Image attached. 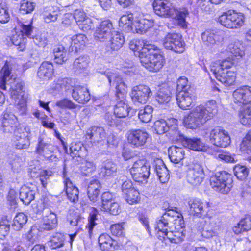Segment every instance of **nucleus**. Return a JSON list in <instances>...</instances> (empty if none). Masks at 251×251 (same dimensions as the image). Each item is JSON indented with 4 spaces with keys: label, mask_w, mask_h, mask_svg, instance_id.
<instances>
[{
    "label": "nucleus",
    "mask_w": 251,
    "mask_h": 251,
    "mask_svg": "<svg viewBox=\"0 0 251 251\" xmlns=\"http://www.w3.org/2000/svg\"><path fill=\"white\" fill-rule=\"evenodd\" d=\"M19 198L24 203L28 205L34 199L35 192L28 187H22L20 190Z\"/></svg>",
    "instance_id": "36"
},
{
    "label": "nucleus",
    "mask_w": 251,
    "mask_h": 251,
    "mask_svg": "<svg viewBox=\"0 0 251 251\" xmlns=\"http://www.w3.org/2000/svg\"><path fill=\"white\" fill-rule=\"evenodd\" d=\"M88 56H81L76 58L74 62V69L77 73H81L86 70L89 64Z\"/></svg>",
    "instance_id": "42"
},
{
    "label": "nucleus",
    "mask_w": 251,
    "mask_h": 251,
    "mask_svg": "<svg viewBox=\"0 0 251 251\" xmlns=\"http://www.w3.org/2000/svg\"><path fill=\"white\" fill-rule=\"evenodd\" d=\"M129 48L134 51H138L139 56H143L148 51H153L154 49L156 48L154 45L150 44L148 42L140 41L139 40L134 39L129 43Z\"/></svg>",
    "instance_id": "22"
},
{
    "label": "nucleus",
    "mask_w": 251,
    "mask_h": 251,
    "mask_svg": "<svg viewBox=\"0 0 251 251\" xmlns=\"http://www.w3.org/2000/svg\"><path fill=\"white\" fill-rule=\"evenodd\" d=\"M27 221V216L23 213H19L16 215L13 219L12 227L15 230H20L24 224Z\"/></svg>",
    "instance_id": "55"
},
{
    "label": "nucleus",
    "mask_w": 251,
    "mask_h": 251,
    "mask_svg": "<svg viewBox=\"0 0 251 251\" xmlns=\"http://www.w3.org/2000/svg\"><path fill=\"white\" fill-rule=\"evenodd\" d=\"M54 68L51 63L43 62L39 67L37 76L41 80H47L51 78L53 75Z\"/></svg>",
    "instance_id": "28"
},
{
    "label": "nucleus",
    "mask_w": 251,
    "mask_h": 251,
    "mask_svg": "<svg viewBox=\"0 0 251 251\" xmlns=\"http://www.w3.org/2000/svg\"><path fill=\"white\" fill-rule=\"evenodd\" d=\"M190 212L198 217L205 216L209 210V204L203 202L200 199L192 198L188 201Z\"/></svg>",
    "instance_id": "18"
},
{
    "label": "nucleus",
    "mask_w": 251,
    "mask_h": 251,
    "mask_svg": "<svg viewBox=\"0 0 251 251\" xmlns=\"http://www.w3.org/2000/svg\"><path fill=\"white\" fill-rule=\"evenodd\" d=\"M244 19L243 14L228 11L219 17V22L227 28H237L244 25Z\"/></svg>",
    "instance_id": "8"
},
{
    "label": "nucleus",
    "mask_w": 251,
    "mask_h": 251,
    "mask_svg": "<svg viewBox=\"0 0 251 251\" xmlns=\"http://www.w3.org/2000/svg\"><path fill=\"white\" fill-rule=\"evenodd\" d=\"M53 146L46 138L40 136L38 139V143L36 147V152L47 158H55L54 155H50L53 152Z\"/></svg>",
    "instance_id": "21"
},
{
    "label": "nucleus",
    "mask_w": 251,
    "mask_h": 251,
    "mask_svg": "<svg viewBox=\"0 0 251 251\" xmlns=\"http://www.w3.org/2000/svg\"><path fill=\"white\" fill-rule=\"evenodd\" d=\"M148 138V133L143 129H131L127 133L128 143L133 148L143 147Z\"/></svg>",
    "instance_id": "11"
},
{
    "label": "nucleus",
    "mask_w": 251,
    "mask_h": 251,
    "mask_svg": "<svg viewBox=\"0 0 251 251\" xmlns=\"http://www.w3.org/2000/svg\"><path fill=\"white\" fill-rule=\"evenodd\" d=\"M63 176L65 179L64 183L68 200H69L71 202H73L77 201L78 200V189L77 187L73 185L69 178H66L65 169H64Z\"/></svg>",
    "instance_id": "27"
},
{
    "label": "nucleus",
    "mask_w": 251,
    "mask_h": 251,
    "mask_svg": "<svg viewBox=\"0 0 251 251\" xmlns=\"http://www.w3.org/2000/svg\"><path fill=\"white\" fill-rule=\"evenodd\" d=\"M178 219L177 223L180 225H175V232L173 238L174 243H178L183 240L184 237L185 235V230L183 228L184 224L183 220L179 219V217L177 218Z\"/></svg>",
    "instance_id": "45"
},
{
    "label": "nucleus",
    "mask_w": 251,
    "mask_h": 251,
    "mask_svg": "<svg viewBox=\"0 0 251 251\" xmlns=\"http://www.w3.org/2000/svg\"><path fill=\"white\" fill-rule=\"evenodd\" d=\"M108 79L110 85H115L117 97L120 98L119 95L123 96L126 92L127 87L124 80L114 71L107 70L101 72Z\"/></svg>",
    "instance_id": "12"
},
{
    "label": "nucleus",
    "mask_w": 251,
    "mask_h": 251,
    "mask_svg": "<svg viewBox=\"0 0 251 251\" xmlns=\"http://www.w3.org/2000/svg\"><path fill=\"white\" fill-rule=\"evenodd\" d=\"M11 67L6 62L0 72V88L6 90V86H9L10 95L14 100L25 97L23 82L20 79L15 77L13 75H11Z\"/></svg>",
    "instance_id": "2"
},
{
    "label": "nucleus",
    "mask_w": 251,
    "mask_h": 251,
    "mask_svg": "<svg viewBox=\"0 0 251 251\" xmlns=\"http://www.w3.org/2000/svg\"><path fill=\"white\" fill-rule=\"evenodd\" d=\"M152 94L151 91L148 86L139 85L132 88L130 96L134 104L138 105L145 104Z\"/></svg>",
    "instance_id": "9"
},
{
    "label": "nucleus",
    "mask_w": 251,
    "mask_h": 251,
    "mask_svg": "<svg viewBox=\"0 0 251 251\" xmlns=\"http://www.w3.org/2000/svg\"><path fill=\"white\" fill-rule=\"evenodd\" d=\"M53 54L54 62L57 64H62L68 58V54L64 47L62 45L54 47Z\"/></svg>",
    "instance_id": "39"
},
{
    "label": "nucleus",
    "mask_w": 251,
    "mask_h": 251,
    "mask_svg": "<svg viewBox=\"0 0 251 251\" xmlns=\"http://www.w3.org/2000/svg\"><path fill=\"white\" fill-rule=\"evenodd\" d=\"M153 108L151 106L146 105L141 109L138 113L139 119L143 123L150 122L152 117Z\"/></svg>",
    "instance_id": "51"
},
{
    "label": "nucleus",
    "mask_w": 251,
    "mask_h": 251,
    "mask_svg": "<svg viewBox=\"0 0 251 251\" xmlns=\"http://www.w3.org/2000/svg\"><path fill=\"white\" fill-rule=\"evenodd\" d=\"M105 132L103 127L97 126H92L87 130L86 137L93 143L101 142L105 137Z\"/></svg>",
    "instance_id": "25"
},
{
    "label": "nucleus",
    "mask_w": 251,
    "mask_h": 251,
    "mask_svg": "<svg viewBox=\"0 0 251 251\" xmlns=\"http://www.w3.org/2000/svg\"><path fill=\"white\" fill-rule=\"evenodd\" d=\"M87 41V37L84 34H78L74 35L71 38L70 47L72 50L77 51L79 49L85 46Z\"/></svg>",
    "instance_id": "41"
},
{
    "label": "nucleus",
    "mask_w": 251,
    "mask_h": 251,
    "mask_svg": "<svg viewBox=\"0 0 251 251\" xmlns=\"http://www.w3.org/2000/svg\"><path fill=\"white\" fill-rule=\"evenodd\" d=\"M159 49L156 46L153 51H148L144 56H140L142 65L150 71L157 72L163 66L164 58L158 53Z\"/></svg>",
    "instance_id": "6"
},
{
    "label": "nucleus",
    "mask_w": 251,
    "mask_h": 251,
    "mask_svg": "<svg viewBox=\"0 0 251 251\" xmlns=\"http://www.w3.org/2000/svg\"><path fill=\"white\" fill-rule=\"evenodd\" d=\"M212 73L216 79L226 86L233 85L235 81L236 74L234 71H216Z\"/></svg>",
    "instance_id": "26"
},
{
    "label": "nucleus",
    "mask_w": 251,
    "mask_h": 251,
    "mask_svg": "<svg viewBox=\"0 0 251 251\" xmlns=\"http://www.w3.org/2000/svg\"><path fill=\"white\" fill-rule=\"evenodd\" d=\"M171 93L170 89L167 87H163L158 91L155 99L160 104H166L171 100Z\"/></svg>",
    "instance_id": "46"
},
{
    "label": "nucleus",
    "mask_w": 251,
    "mask_h": 251,
    "mask_svg": "<svg viewBox=\"0 0 251 251\" xmlns=\"http://www.w3.org/2000/svg\"><path fill=\"white\" fill-rule=\"evenodd\" d=\"M154 169L161 183H165L168 181L169 179V174L166 166L162 160L156 162Z\"/></svg>",
    "instance_id": "30"
},
{
    "label": "nucleus",
    "mask_w": 251,
    "mask_h": 251,
    "mask_svg": "<svg viewBox=\"0 0 251 251\" xmlns=\"http://www.w3.org/2000/svg\"><path fill=\"white\" fill-rule=\"evenodd\" d=\"M72 97L75 100L81 104H84L90 100V94L88 89L80 85L74 87Z\"/></svg>",
    "instance_id": "24"
},
{
    "label": "nucleus",
    "mask_w": 251,
    "mask_h": 251,
    "mask_svg": "<svg viewBox=\"0 0 251 251\" xmlns=\"http://www.w3.org/2000/svg\"><path fill=\"white\" fill-rule=\"evenodd\" d=\"M114 196L109 192H105L101 195V211L108 213L113 203H116Z\"/></svg>",
    "instance_id": "40"
},
{
    "label": "nucleus",
    "mask_w": 251,
    "mask_h": 251,
    "mask_svg": "<svg viewBox=\"0 0 251 251\" xmlns=\"http://www.w3.org/2000/svg\"><path fill=\"white\" fill-rule=\"evenodd\" d=\"M218 112V106L215 100H209L191 110L185 116L184 122L189 128L196 129L212 119Z\"/></svg>",
    "instance_id": "1"
},
{
    "label": "nucleus",
    "mask_w": 251,
    "mask_h": 251,
    "mask_svg": "<svg viewBox=\"0 0 251 251\" xmlns=\"http://www.w3.org/2000/svg\"><path fill=\"white\" fill-rule=\"evenodd\" d=\"M201 39L204 46L211 48L223 41V33L219 30L207 29L201 33Z\"/></svg>",
    "instance_id": "16"
},
{
    "label": "nucleus",
    "mask_w": 251,
    "mask_h": 251,
    "mask_svg": "<svg viewBox=\"0 0 251 251\" xmlns=\"http://www.w3.org/2000/svg\"><path fill=\"white\" fill-rule=\"evenodd\" d=\"M108 41L110 42V46L113 50H118L122 47L125 39L123 34L114 29L112 32V35Z\"/></svg>",
    "instance_id": "37"
},
{
    "label": "nucleus",
    "mask_w": 251,
    "mask_h": 251,
    "mask_svg": "<svg viewBox=\"0 0 251 251\" xmlns=\"http://www.w3.org/2000/svg\"><path fill=\"white\" fill-rule=\"evenodd\" d=\"M99 244L102 251H114L123 248V245L113 239L108 234H102L98 239Z\"/></svg>",
    "instance_id": "19"
},
{
    "label": "nucleus",
    "mask_w": 251,
    "mask_h": 251,
    "mask_svg": "<svg viewBox=\"0 0 251 251\" xmlns=\"http://www.w3.org/2000/svg\"><path fill=\"white\" fill-rule=\"evenodd\" d=\"M60 14L58 9L52 6L45 8L42 12L43 18L47 23L56 21Z\"/></svg>",
    "instance_id": "34"
},
{
    "label": "nucleus",
    "mask_w": 251,
    "mask_h": 251,
    "mask_svg": "<svg viewBox=\"0 0 251 251\" xmlns=\"http://www.w3.org/2000/svg\"><path fill=\"white\" fill-rule=\"evenodd\" d=\"M233 99L235 103L238 104H247L251 101V90L247 86L240 87L233 93Z\"/></svg>",
    "instance_id": "23"
},
{
    "label": "nucleus",
    "mask_w": 251,
    "mask_h": 251,
    "mask_svg": "<svg viewBox=\"0 0 251 251\" xmlns=\"http://www.w3.org/2000/svg\"><path fill=\"white\" fill-rule=\"evenodd\" d=\"M203 136L208 138L210 143L216 147L226 148L231 143L228 132L219 126L207 130Z\"/></svg>",
    "instance_id": "4"
},
{
    "label": "nucleus",
    "mask_w": 251,
    "mask_h": 251,
    "mask_svg": "<svg viewBox=\"0 0 251 251\" xmlns=\"http://www.w3.org/2000/svg\"><path fill=\"white\" fill-rule=\"evenodd\" d=\"M55 83L54 89L58 91H67L73 87L72 80L68 78H59L55 81Z\"/></svg>",
    "instance_id": "58"
},
{
    "label": "nucleus",
    "mask_w": 251,
    "mask_h": 251,
    "mask_svg": "<svg viewBox=\"0 0 251 251\" xmlns=\"http://www.w3.org/2000/svg\"><path fill=\"white\" fill-rule=\"evenodd\" d=\"M65 238L64 235L61 233H56L48 241V246L51 249L60 248L64 245Z\"/></svg>",
    "instance_id": "47"
},
{
    "label": "nucleus",
    "mask_w": 251,
    "mask_h": 251,
    "mask_svg": "<svg viewBox=\"0 0 251 251\" xmlns=\"http://www.w3.org/2000/svg\"><path fill=\"white\" fill-rule=\"evenodd\" d=\"M98 211L96 209H93V211L90 213L88 218V223L86 226V227L88 228V232L90 236L91 235L92 230L95 225L97 224L96 221L97 219Z\"/></svg>",
    "instance_id": "64"
},
{
    "label": "nucleus",
    "mask_w": 251,
    "mask_h": 251,
    "mask_svg": "<svg viewBox=\"0 0 251 251\" xmlns=\"http://www.w3.org/2000/svg\"><path fill=\"white\" fill-rule=\"evenodd\" d=\"M204 178V173L202 166L199 164H194L190 166L187 174L188 182L194 186L200 185Z\"/></svg>",
    "instance_id": "15"
},
{
    "label": "nucleus",
    "mask_w": 251,
    "mask_h": 251,
    "mask_svg": "<svg viewBox=\"0 0 251 251\" xmlns=\"http://www.w3.org/2000/svg\"><path fill=\"white\" fill-rule=\"evenodd\" d=\"M70 150L72 153L79 157H83L87 155V151L81 142H73L71 144Z\"/></svg>",
    "instance_id": "49"
},
{
    "label": "nucleus",
    "mask_w": 251,
    "mask_h": 251,
    "mask_svg": "<svg viewBox=\"0 0 251 251\" xmlns=\"http://www.w3.org/2000/svg\"><path fill=\"white\" fill-rule=\"evenodd\" d=\"M177 103L179 107L186 110L194 102L196 96L194 90L177 92L176 95Z\"/></svg>",
    "instance_id": "20"
},
{
    "label": "nucleus",
    "mask_w": 251,
    "mask_h": 251,
    "mask_svg": "<svg viewBox=\"0 0 251 251\" xmlns=\"http://www.w3.org/2000/svg\"><path fill=\"white\" fill-rule=\"evenodd\" d=\"M210 182L211 187L216 191L227 193L232 187V176L226 171L218 172L210 177Z\"/></svg>",
    "instance_id": "5"
},
{
    "label": "nucleus",
    "mask_w": 251,
    "mask_h": 251,
    "mask_svg": "<svg viewBox=\"0 0 251 251\" xmlns=\"http://www.w3.org/2000/svg\"><path fill=\"white\" fill-rule=\"evenodd\" d=\"M130 172L136 182H146L150 175V166L145 159H138L134 162Z\"/></svg>",
    "instance_id": "7"
},
{
    "label": "nucleus",
    "mask_w": 251,
    "mask_h": 251,
    "mask_svg": "<svg viewBox=\"0 0 251 251\" xmlns=\"http://www.w3.org/2000/svg\"><path fill=\"white\" fill-rule=\"evenodd\" d=\"M177 218H178V216L176 211L168 209L156 222L155 230L161 232L163 238L166 237L173 243L175 230H171V229L173 225L177 224Z\"/></svg>",
    "instance_id": "3"
},
{
    "label": "nucleus",
    "mask_w": 251,
    "mask_h": 251,
    "mask_svg": "<svg viewBox=\"0 0 251 251\" xmlns=\"http://www.w3.org/2000/svg\"><path fill=\"white\" fill-rule=\"evenodd\" d=\"M164 47L175 52L182 53L184 50V43L180 36L176 33H168L163 40Z\"/></svg>",
    "instance_id": "13"
},
{
    "label": "nucleus",
    "mask_w": 251,
    "mask_h": 251,
    "mask_svg": "<svg viewBox=\"0 0 251 251\" xmlns=\"http://www.w3.org/2000/svg\"><path fill=\"white\" fill-rule=\"evenodd\" d=\"M127 202L130 204H133L138 202L140 200V195L138 191L134 189L124 195Z\"/></svg>",
    "instance_id": "61"
},
{
    "label": "nucleus",
    "mask_w": 251,
    "mask_h": 251,
    "mask_svg": "<svg viewBox=\"0 0 251 251\" xmlns=\"http://www.w3.org/2000/svg\"><path fill=\"white\" fill-rule=\"evenodd\" d=\"M169 157L170 160L175 163L180 162L184 157V150L180 147L172 146L168 149Z\"/></svg>",
    "instance_id": "32"
},
{
    "label": "nucleus",
    "mask_w": 251,
    "mask_h": 251,
    "mask_svg": "<svg viewBox=\"0 0 251 251\" xmlns=\"http://www.w3.org/2000/svg\"><path fill=\"white\" fill-rule=\"evenodd\" d=\"M251 229V216H247L241 219L237 226L233 227V232L239 234L244 231H248Z\"/></svg>",
    "instance_id": "38"
},
{
    "label": "nucleus",
    "mask_w": 251,
    "mask_h": 251,
    "mask_svg": "<svg viewBox=\"0 0 251 251\" xmlns=\"http://www.w3.org/2000/svg\"><path fill=\"white\" fill-rule=\"evenodd\" d=\"M104 166L102 167V172L105 176H110L116 173L117 166L115 163L110 160H107L104 163Z\"/></svg>",
    "instance_id": "62"
},
{
    "label": "nucleus",
    "mask_w": 251,
    "mask_h": 251,
    "mask_svg": "<svg viewBox=\"0 0 251 251\" xmlns=\"http://www.w3.org/2000/svg\"><path fill=\"white\" fill-rule=\"evenodd\" d=\"M114 28L112 22L109 20L100 22L96 27L94 37L96 41L105 42L112 35Z\"/></svg>",
    "instance_id": "10"
},
{
    "label": "nucleus",
    "mask_w": 251,
    "mask_h": 251,
    "mask_svg": "<svg viewBox=\"0 0 251 251\" xmlns=\"http://www.w3.org/2000/svg\"><path fill=\"white\" fill-rule=\"evenodd\" d=\"M235 176L240 180H245L249 174V169L244 165H236L233 168Z\"/></svg>",
    "instance_id": "59"
},
{
    "label": "nucleus",
    "mask_w": 251,
    "mask_h": 251,
    "mask_svg": "<svg viewBox=\"0 0 251 251\" xmlns=\"http://www.w3.org/2000/svg\"><path fill=\"white\" fill-rule=\"evenodd\" d=\"M101 189L100 181L96 179L91 180L88 185L87 195L90 200L93 202L97 201Z\"/></svg>",
    "instance_id": "29"
},
{
    "label": "nucleus",
    "mask_w": 251,
    "mask_h": 251,
    "mask_svg": "<svg viewBox=\"0 0 251 251\" xmlns=\"http://www.w3.org/2000/svg\"><path fill=\"white\" fill-rule=\"evenodd\" d=\"M96 166L92 161L85 160L82 162L80 166V171L84 176L89 175L90 173L95 171Z\"/></svg>",
    "instance_id": "60"
},
{
    "label": "nucleus",
    "mask_w": 251,
    "mask_h": 251,
    "mask_svg": "<svg viewBox=\"0 0 251 251\" xmlns=\"http://www.w3.org/2000/svg\"><path fill=\"white\" fill-rule=\"evenodd\" d=\"M152 6L155 13L160 17H173L175 13V8L166 0H154Z\"/></svg>",
    "instance_id": "14"
},
{
    "label": "nucleus",
    "mask_w": 251,
    "mask_h": 251,
    "mask_svg": "<svg viewBox=\"0 0 251 251\" xmlns=\"http://www.w3.org/2000/svg\"><path fill=\"white\" fill-rule=\"evenodd\" d=\"M151 24L150 21L142 19L139 20L134 21L132 26V30L131 32L143 34L151 27Z\"/></svg>",
    "instance_id": "35"
},
{
    "label": "nucleus",
    "mask_w": 251,
    "mask_h": 251,
    "mask_svg": "<svg viewBox=\"0 0 251 251\" xmlns=\"http://www.w3.org/2000/svg\"><path fill=\"white\" fill-rule=\"evenodd\" d=\"M227 50L234 56L242 57L244 55V47L239 41L230 44Z\"/></svg>",
    "instance_id": "52"
},
{
    "label": "nucleus",
    "mask_w": 251,
    "mask_h": 251,
    "mask_svg": "<svg viewBox=\"0 0 251 251\" xmlns=\"http://www.w3.org/2000/svg\"><path fill=\"white\" fill-rule=\"evenodd\" d=\"M15 101V106L17 112L19 115H26L27 113L26 105V97H24L14 100Z\"/></svg>",
    "instance_id": "57"
},
{
    "label": "nucleus",
    "mask_w": 251,
    "mask_h": 251,
    "mask_svg": "<svg viewBox=\"0 0 251 251\" xmlns=\"http://www.w3.org/2000/svg\"><path fill=\"white\" fill-rule=\"evenodd\" d=\"M188 14V10L186 8L181 9L180 10H177L175 8V13L173 15V17H172L176 19L179 25L185 28L187 27L185 18Z\"/></svg>",
    "instance_id": "50"
},
{
    "label": "nucleus",
    "mask_w": 251,
    "mask_h": 251,
    "mask_svg": "<svg viewBox=\"0 0 251 251\" xmlns=\"http://www.w3.org/2000/svg\"><path fill=\"white\" fill-rule=\"evenodd\" d=\"M234 65V62L230 58L222 60H218L214 62L211 66V71L216 72V71H226Z\"/></svg>",
    "instance_id": "33"
},
{
    "label": "nucleus",
    "mask_w": 251,
    "mask_h": 251,
    "mask_svg": "<svg viewBox=\"0 0 251 251\" xmlns=\"http://www.w3.org/2000/svg\"><path fill=\"white\" fill-rule=\"evenodd\" d=\"M129 108L128 105L125 102H118L114 108V114L118 118H125L128 116Z\"/></svg>",
    "instance_id": "53"
},
{
    "label": "nucleus",
    "mask_w": 251,
    "mask_h": 251,
    "mask_svg": "<svg viewBox=\"0 0 251 251\" xmlns=\"http://www.w3.org/2000/svg\"><path fill=\"white\" fill-rule=\"evenodd\" d=\"M172 121L173 122V124L170 125L167 132V135L172 140L180 141L182 142V140L184 138L185 136L178 130L177 125L176 123V120L173 119Z\"/></svg>",
    "instance_id": "44"
},
{
    "label": "nucleus",
    "mask_w": 251,
    "mask_h": 251,
    "mask_svg": "<svg viewBox=\"0 0 251 251\" xmlns=\"http://www.w3.org/2000/svg\"><path fill=\"white\" fill-rule=\"evenodd\" d=\"M170 120L168 122L166 121L163 119L157 120L155 122L154 127V129L158 134H163L164 133H167L171 124H170Z\"/></svg>",
    "instance_id": "56"
},
{
    "label": "nucleus",
    "mask_w": 251,
    "mask_h": 251,
    "mask_svg": "<svg viewBox=\"0 0 251 251\" xmlns=\"http://www.w3.org/2000/svg\"><path fill=\"white\" fill-rule=\"evenodd\" d=\"M33 32V27L30 25L22 24L19 32L13 35L11 38L12 43L15 46H20L22 47L26 42V38H31V33Z\"/></svg>",
    "instance_id": "17"
},
{
    "label": "nucleus",
    "mask_w": 251,
    "mask_h": 251,
    "mask_svg": "<svg viewBox=\"0 0 251 251\" xmlns=\"http://www.w3.org/2000/svg\"><path fill=\"white\" fill-rule=\"evenodd\" d=\"M133 20V15L132 13L123 15L120 19L119 26L126 32H130L132 30V26L134 23Z\"/></svg>",
    "instance_id": "43"
},
{
    "label": "nucleus",
    "mask_w": 251,
    "mask_h": 251,
    "mask_svg": "<svg viewBox=\"0 0 251 251\" xmlns=\"http://www.w3.org/2000/svg\"><path fill=\"white\" fill-rule=\"evenodd\" d=\"M181 143L184 147L194 151H202L205 149L203 143L199 138L185 137Z\"/></svg>",
    "instance_id": "31"
},
{
    "label": "nucleus",
    "mask_w": 251,
    "mask_h": 251,
    "mask_svg": "<svg viewBox=\"0 0 251 251\" xmlns=\"http://www.w3.org/2000/svg\"><path fill=\"white\" fill-rule=\"evenodd\" d=\"M43 228L46 230H50L56 227L57 225V219L55 214L50 212L49 215L44 217Z\"/></svg>",
    "instance_id": "48"
},
{
    "label": "nucleus",
    "mask_w": 251,
    "mask_h": 251,
    "mask_svg": "<svg viewBox=\"0 0 251 251\" xmlns=\"http://www.w3.org/2000/svg\"><path fill=\"white\" fill-rule=\"evenodd\" d=\"M240 121L247 126H251V105L245 107L239 114Z\"/></svg>",
    "instance_id": "54"
},
{
    "label": "nucleus",
    "mask_w": 251,
    "mask_h": 251,
    "mask_svg": "<svg viewBox=\"0 0 251 251\" xmlns=\"http://www.w3.org/2000/svg\"><path fill=\"white\" fill-rule=\"evenodd\" d=\"M118 183L122 184L121 190L123 196L129 192L131 190L134 189L132 187L131 181L128 180L126 177L124 176H122L120 177L118 180Z\"/></svg>",
    "instance_id": "63"
}]
</instances>
